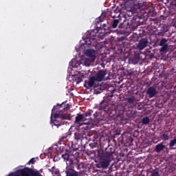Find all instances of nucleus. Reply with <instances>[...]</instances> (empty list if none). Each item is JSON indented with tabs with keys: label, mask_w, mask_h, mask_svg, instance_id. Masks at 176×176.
I'll return each instance as SVG.
<instances>
[{
	"label": "nucleus",
	"mask_w": 176,
	"mask_h": 176,
	"mask_svg": "<svg viewBox=\"0 0 176 176\" xmlns=\"http://www.w3.org/2000/svg\"><path fill=\"white\" fill-rule=\"evenodd\" d=\"M151 176H160L159 172L154 170L153 173H152Z\"/></svg>",
	"instance_id": "nucleus-38"
},
{
	"label": "nucleus",
	"mask_w": 176,
	"mask_h": 176,
	"mask_svg": "<svg viewBox=\"0 0 176 176\" xmlns=\"http://www.w3.org/2000/svg\"><path fill=\"white\" fill-rule=\"evenodd\" d=\"M76 80L77 84L80 83V82L83 81V78H85V76L83 74L80 75V76H76Z\"/></svg>",
	"instance_id": "nucleus-27"
},
{
	"label": "nucleus",
	"mask_w": 176,
	"mask_h": 176,
	"mask_svg": "<svg viewBox=\"0 0 176 176\" xmlns=\"http://www.w3.org/2000/svg\"><path fill=\"white\" fill-rule=\"evenodd\" d=\"M65 155H68V153H65Z\"/></svg>",
	"instance_id": "nucleus-46"
},
{
	"label": "nucleus",
	"mask_w": 176,
	"mask_h": 176,
	"mask_svg": "<svg viewBox=\"0 0 176 176\" xmlns=\"http://www.w3.org/2000/svg\"><path fill=\"white\" fill-rule=\"evenodd\" d=\"M93 116L96 120H100V116H101V113L100 111H96L93 114Z\"/></svg>",
	"instance_id": "nucleus-31"
},
{
	"label": "nucleus",
	"mask_w": 176,
	"mask_h": 176,
	"mask_svg": "<svg viewBox=\"0 0 176 176\" xmlns=\"http://www.w3.org/2000/svg\"><path fill=\"white\" fill-rule=\"evenodd\" d=\"M116 91V90L113 88H111V90H107V97L109 98V99L112 98V97H113V93Z\"/></svg>",
	"instance_id": "nucleus-21"
},
{
	"label": "nucleus",
	"mask_w": 176,
	"mask_h": 176,
	"mask_svg": "<svg viewBox=\"0 0 176 176\" xmlns=\"http://www.w3.org/2000/svg\"><path fill=\"white\" fill-rule=\"evenodd\" d=\"M55 156V158H56V157H58V155H54Z\"/></svg>",
	"instance_id": "nucleus-45"
},
{
	"label": "nucleus",
	"mask_w": 176,
	"mask_h": 176,
	"mask_svg": "<svg viewBox=\"0 0 176 176\" xmlns=\"http://www.w3.org/2000/svg\"><path fill=\"white\" fill-rule=\"evenodd\" d=\"M76 154L79 155V153H76Z\"/></svg>",
	"instance_id": "nucleus-48"
},
{
	"label": "nucleus",
	"mask_w": 176,
	"mask_h": 176,
	"mask_svg": "<svg viewBox=\"0 0 176 176\" xmlns=\"http://www.w3.org/2000/svg\"><path fill=\"white\" fill-rule=\"evenodd\" d=\"M117 157H119V155H117Z\"/></svg>",
	"instance_id": "nucleus-50"
},
{
	"label": "nucleus",
	"mask_w": 176,
	"mask_h": 176,
	"mask_svg": "<svg viewBox=\"0 0 176 176\" xmlns=\"http://www.w3.org/2000/svg\"><path fill=\"white\" fill-rule=\"evenodd\" d=\"M89 146L91 148V149H94V148H96L95 150H91V155H104L105 153H104V151L101 150L100 148L98 149V147H97V145L93 143L89 144Z\"/></svg>",
	"instance_id": "nucleus-8"
},
{
	"label": "nucleus",
	"mask_w": 176,
	"mask_h": 176,
	"mask_svg": "<svg viewBox=\"0 0 176 176\" xmlns=\"http://www.w3.org/2000/svg\"><path fill=\"white\" fill-rule=\"evenodd\" d=\"M54 126H56V127H60V126H61V123L58 122V121L55 120L54 122Z\"/></svg>",
	"instance_id": "nucleus-37"
},
{
	"label": "nucleus",
	"mask_w": 176,
	"mask_h": 176,
	"mask_svg": "<svg viewBox=\"0 0 176 176\" xmlns=\"http://www.w3.org/2000/svg\"><path fill=\"white\" fill-rule=\"evenodd\" d=\"M74 138L77 141H80L81 142H82V141H83V140H85V138H83V134H82L79 132H76L74 133Z\"/></svg>",
	"instance_id": "nucleus-17"
},
{
	"label": "nucleus",
	"mask_w": 176,
	"mask_h": 176,
	"mask_svg": "<svg viewBox=\"0 0 176 176\" xmlns=\"http://www.w3.org/2000/svg\"><path fill=\"white\" fill-rule=\"evenodd\" d=\"M123 41H124V36L118 38V42H123Z\"/></svg>",
	"instance_id": "nucleus-40"
},
{
	"label": "nucleus",
	"mask_w": 176,
	"mask_h": 176,
	"mask_svg": "<svg viewBox=\"0 0 176 176\" xmlns=\"http://www.w3.org/2000/svg\"><path fill=\"white\" fill-rule=\"evenodd\" d=\"M149 45V41L148 40V38H142L139 41V43L137 45V48L139 50H144L145 47H148Z\"/></svg>",
	"instance_id": "nucleus-6"
},
{
	"label": "nucleus",
	"mask_w": 176,
	"mask_h": 176,
	"mask_svg": "<svg viewBox=\"0 0 176 176\" xmlns=\"http://www.w3.org/2000/svg\"><path fill=\"white\" fill-rule=\"evenodd\" d=\"M119 24V19H114L111 23V25L112 28H116L118 27V25Z\"/></svg>",
	"instance_id": "nucleus-28"
},
{
	"label": "nucleus",
	"mask_w": 176,
	"mask_h": 176,
	"mask_svg": "<svg viewBox=\"0 0 176 176\" xmlns=\"http://www.w3.org/2000/svg\"><path fill=\"white\" fill-rule=\"evenodd\" d=\"M95 156H96V155H95ZM97 157H99V158H100V155H97Z\"/></svg>",
	"instance_id": "nucleus-44"
},
{
	"label": "nucleus",
	"mask_w": 176,
	"mask_h": 176,
	"mask_svg": "<svg viewBox=\"0 0 176 176\" xmlns=\"http://www.w3.org/2000/svg\"><path fill=\"white\" fill-rule=\"evenodd\" d=\"M176 144V138H175L173 140H170L169 146L170 148H173Z\"/></svg>",
	"instance_id": "nucleus-34"
},
{
	"label": "nucleus",
	"mask_w": 176,
	"mask_h": 176,
	"mask_svg": "<svg viewBox=\"0 0 176 176\" xmlns=\"http://www.w3.org/2000/svg\"><path fill=\"white\" fill-rule=\"evenodd\" d=\"M161 138L163 140V141H168V140L170 138L168 133H164L161 136Z\"/></svg>",
	"instance_id": "nucleus-32"
},
{
	"label": "nucleus",
	"mask_w": 176,
	"mask_h": 176,
	"mask_svg": "<svg viewBox=\"0 0 176 176\" xmlns=\"http://www.w3.org/2000/svg\"><path fill=\"white\" fill-rule=\"evenodd\" d=\"M142 176H145V175H142Z\"/></svg>",
	"instance_id": "nucleus-52"
},
{
	"label": "nucleus",
	"mask_w": 176,
	"mask_h": 176,
	"mask_svg": "<svg viewBox=\"0 0 176 176\" xmlns=\"http://www.w3.org/2000/svg\"><path fill=\"white\" fill-rule=\"evenodd\" d=\"M68 135H70V134L69 133V134H67V135H66V136H63V137H62V140H65V138H67V137H68Z\"/></svg>",
	"instance_id": "nucleus-42"
},
{
	"label": "nucleus",
	"mask_w": 176,
	"mask_h": 176,
	"mask_svg": "<svg viewBox=\"0 0 176 176\" xmlns=\"http://www.w3.org/2000/svg\"><path fill=\"white\" fill-rule=\"evenodd\" d=\"M69 108H71V105H69V104H65V102L57 104L56 106H54L52 109V115L55 113V119L59 118V119H61V120H71V114L67 113V111H69Z\"/></svg>",
	"instance_id": "nucleus-1"
},
{
	"label": "nucleus",
	"mask_w": 176,
	"mask_h": 176,
	"mask_svg": "<svg viewBox=\"0 0 176 176\" xmlns=\"http://www.w3.org/2000/svg\"><path fill=\"white\" fill-rule=\"evenodd\" d=\"M96 80H97V79H96L95 76L89 78V81L87 82L88 87H93V86H94V83H96Z\"/></svg>",
	"instance_id": "nucleus-18"
},
{
	"label": "nucleus",
	"mask_w": 176,
	"mask_h": 176,
	"mask_svg": "<svg viewBox=\"0 0 176 176\" xmlns=\"http://www.w3.org/2000/svg\"><path fill=\"white\" fill-rule=\"evenodd\" d=\"M104 27H105V24H104Z\"/></svg>",
	"instance_id": "nucleus-51"
},
{
	"label": "nucleus",
	"mask_w": 176,
	"mask_h": 176,
	"mask_svg": "<svg viewBox=\"0 0 176 176\" xmlns=\"http://www.w3.org/2000/svg\"><path fill=\"white\" fill-rule=\"evenodd\" d=\"M13 174H17L19 176H43L41 174L33 171L32 169L29 168H25L21 170H17L16 172L13 173Z\"/></svg>",
	"instance_id": "nucleus-4"
},
{
	"label": "nucleus",
	"mask_w": 176,
	"mask_h": 176,
	"mask_svg": "<svg viewBox=\"0 0 176 176\" xmlns=\"http://www.w3.org/2000/svg\"><path fill=\"white\" fill-rule=\"evenodd\" d=\"M9 176H21V175H19L17 173H11L9 174Z\"/></svg>",
	"instance_id": "nucleus-41"
},
{
	"label": "nucleus",
	"mask_w": 176,
	"mask_h": 176,
	"mask_svg": "<svg viewBox=\"0 0 176 176\" xmlns=\"http://www.w3.org/2000/svg\"><path fill=\"white\" fill-rule=\"evenodd\" d=\"M162 47L160 50V53H167L168 52V45H161Z\"/></svg>",
	"instance_id": "nucleus-22"
},
{
	"label": "nucleus",
	"mask_w": 176,
	"mask_h": 176,
	"mask_svg": "<svg viewBox=\"0 0 176 176\" xmlns=\"http://www.w3.org/2000/svg\"><path fill=\"white\" fill-rule=\"evenodd\" d=\"M106 16L107 15L105 14V12L102 13L101 16H100L99 18H98L99 21L100 23L104 21V19H105Z\"/></svg>",
	"instance_id": "nucleus-33"
},
{
	"label": "nucleus",
	"mask_w": 176,
	"mask_h": 176,
	"mask_svg": "<svg viewBox=\"0 0 176 176\" xmlns=\"http://www.w3.org/2000/svg\"><path fill=\"white\" fill-rule=\"evenodd\" d=\"M167 32V29L166 28L162 27L161 31L157 33L158 36H164L166 33Z\"/></svg>",
	"instance_id": "nucleus-26"
},
{
	"label": "nucleus",
	"mask_w": 176,
	"mask_h": 176,
	"mask_svg": "<svg viewBox=\"0 0 176 176\" xmlns=\"http://www.w3.org/2000/svg\"><path fill=\"white\" fill-rule=\"evenodd\" d=\"M167 42H168V40H167L166 38H162L160 41L159 45L164 46L166 45H168V44H167Z\"/></svg>",
	"instance_id": "nucleus-29"
},
{
	"label": "nucleus",
	"mask_w": 176,
	"mask_h": 176,
	"mask_svg": "<svg viewBox=\"0 0 176 176\" xmlns=\"http://www.w3.org/2000/svg\"><path fill=\"white\" fill-rule=\"evenodd\" d=\"M100 111H103L109 116L116 115V105L113 103L111 104L107 101L102 100L99 104Z\"/></svg>",
	"instance_id": "nucleus-2"
},
{
	"label": "nucleus",
	"mask_w": 176,
	"mask_h": 176,
	"mask_svg": "<svg viewBox=\"0 0 176 176\" xmlns=\"http://www.w3.org/2000/svg\"><path fill=\"white\" fill-rule=\"evenodd\" d=\"M151 122V120L148 117H144L142 120V124H149V122Z\"/></svg>",
	"instance_id": "nucleus-30"
},
{
	"label": "nucleus",
	"mask_w": 176,
	"mask_h": 176,
	"mask_svg": "<svg viewBox=\"0 0 176 176\" xmlns=\"http://www.w3.org/2000/svg\"><path fill=\"white\" fill-rule=\"evenodd\" d=\"M123 113H124V111L123 110H120V113L117 115V118L120 119V123H122V124H126L127 119L124 118Z\"/></svg>",
	"instance_id": "nucleus-13"
},
{
	"label": "nucleus",
	"mask_w": 176,
	"mask_h": 176,
	"mask_svg": "<svg viewBox=\"0 0 176 176\" xmlns=\"http://www.w3.org/2000/svg\"><path fill=\"white\" fill-rule=\"evenodd\" d=\"M120 156L124 157V156H125V155H120Z\"/></svg>",
	"instance_id": "nucleus-49"
},
{
	"label": "nucleus",
	"mask_w": 176,
	"mask_h": 176,
	"mask_svg": "<svg viewBox=\"0 0 176 176\" xmlns=\"http://www.w3.org/2000/svg\"><path fill=\"white\" fill-rule=\"evenodd\" d=\"M105 152L106 155H113V153H115V148L111 146H108V148L105 149Z\"/></svg>",
	"instance_id": "nucleus-19"
},
{
	"label": "nucleus",
	"mask_w": 176,
	"mask_h": 176,
	"mask_svg": "<svg viewBox=\"0 0 176 176\" xmlns=\"http://www.w3.org/2000/svg\"><path fill=\"white\" fill-rule=\"evenodd\" d=\"M66 176H78L77 173L74 172L72 170H67L65 171Z\"/></svg>",
	"instance_id": "nucleus-25"
},
{
	"label": "nucleus",
	"mask_w": 176,
	"mask_h": 176,
	"mask_svg": "<svg viewBox=\"0 0 176 176\" xmlns=\"http://www.w3.org/2000/svg\"><path fill=\"white\" fill-rule=\"evenodd\" d=\"M66 152H68V153H73V152H75L76 151H78V148H74V147L72 148H69V149H66L65 150Z\"/></svg>",
	"instance_id": "nucleus-35"
},
{
	"label": "nucleus",
	"mask_w": 176,
	"mask_h": 176,
	"mask_svg": "<svg viewBox=\"0 0 176 176\" xmlns=\"http://www.w3.org/2000/svg\"><path fill=\"white\" fill-rule=\"evenodd\" d=\"M146 94L149 96L150 98H152L157 94V91H156V88L153 87H150L148 88L146 91Z\"/></svg>",
	"instance_id": "nucleus-12"
},
{
	"label": "nucleus",
	"mask_w": 176,
	"mask_h": 176,
	"mask_svg": "<svg viewBox=\"0 0 176 176\" xmlns=\"http://www.w3.org/2000/svg\"><path fill=\"white\" fill-rule=\"evenodd\" d=\"M85 122L86 120L85 119V117H83V114L78 113L77 114L75 120L76 124H80V122Z\"/></svg>",
	"instance_id": "nucleus-15"
},
{
	"label": "nucleus",
	"mask_w": 176,
	"mask_h": 176,
	"mask_svg": "<svg viewBox=\"0 0 176 176\" xmlns=\"http://www.w3.org/2000/svg\"><path fill=\"white\" fill-rule=\"evenodd\" d=\"M54 153L55 155L57 153V144H54L48 149L45 150L43 155H53Z\"/></svg>",
	"instance_id": "nucleus-10"
},
{
	"label": "nucleus",
	"mask_w": 176,
	"mask_h": 176,
	"mask_svg": "<svg viewBox=\"0 0 176 176\" xmlns=\"http://www.w3.org/2000/svg\"><path fill=\"white\" fill-rule=\"evenodd\" d=\"M135 98H127V101L129 104H133L134 101H135Z\"/></svg>",
	"instance_id": "nucleus-36"
},
{
	"label": "nucleus",
	"mask_w": 176,
	"mask_h": 176,
	"mask_svg": "<svg viewBox=\"0 0 176 176\" xmlns=\"http://www.w3.org/2000/svg\"><path fill=\"white\" fill-rule=\"evenodd\" d=\"M34 163H35V160H34V158H32V159L30 160L29 164H34Z\"/></svg>",
	"instance_id": "nucleus-39"
},
{
	"label": "nucleus",
	"mask_w": 176,
	"mask_h": 176,
	"mask_svg": "<svg viewBox=\"0 0 176 176\" xmlns=\"http://www.w3.org/2000/svg\"><path fill=\"white\" fill-rule=\"evenodd\" d=\"M168 162L176 164V155H168Z\"/></svg>",
	"instance_id": "nucleus-24"
},
{
	"label": "nucleus",
	"mask_w": 176,
	"mask_h": 176,
	"mask_svg": "<svg viewBox=\"0 0 176 176\" xmlns=\"http://www.w3.org/2000/svg\"><path fill=\"white\" fill-rule=\"evenodd\" d=\"M62 159L65 162H69V166H73V168L76 170H80V165L78 164L77 158H75L74 155H61Z\"/></svg>",
	"instance_id": "nucleus-3"
},
{
	"label": "nucleus",
	"mask_w": 176,
	"mask_h": 176,
	"mask_svg": "<svg viewBox=\"0 0 176 176\" xmlns=\"http://www.w3.org/2000/svg\"><path fill=\"white\" fill-rule=\"evenodd\" d=\"M98 156H100V163L101 164V167L103 168H107L113 160V155H101Z\"/></svg>",
	"instance_id": "nucleus-5"
},
{
	"label": "nucleus",
	"mask_w": 176,
	"mask_h": 176,
	"mask_svg": "<svg viewBox=\"0 0 176 176\" xmlns=\"http://www.w3.org/2000/svg\"><path fill=\"white\" fill-rule=\"evenodd\" d=\"M94 53H96L94 50H87L85 51V54L87 57H94Z\"/></svg>",
	"instance_id": "nucleus-20"
},
{
	"label": "nucleus",
	"mask_w": 176,
	"mask_h": 176,
	"mask_svg": "<svg viewBox=\"0 0 176 176\" xmlns=\"http://www.w3.org/2000/svg\"><path fill=\"white\" fill-rule=\"evenodd\" d=\"M107 74L108 71L100 69L98 72L94 77L96 79V82H102V80H104V78H105Z\"/></svg>",
	"instance_id": "nucleus-7"
},
{
	"label": "nucleus",
	"mask_w": 176,
	"mask_h": 176,
	"mask_svg": "<svg viewBox=\"0 0 176 176\" xmlns=\"http://www.w3.org/2000/svg\"><path fill=\"white\" fill-rule=\"evenodd\" d=\"M93 112V110H89L88 111L82 114L84 119L85 120H88L87 122H85V124H90V123H91V118L90 117L91 116Z\"/></svg>",
	"instance_id": "nucleus-11"
},
{
	"label": "nucleus",
	"mask_w": 176,
	"mask_h": 176,
	"mask_svg": "<svg viewBox=\"0 0 176 176\" xmlns=\"http://www.w3.org/2000/svg\"><path fill=\"white\" fill-rule=\"evenodd\" d=\"M108 176H113V175H108Z\"/></svg>",
	"instance_id": "nucleus-47"
},
{
	"label": "nucleus",
	"mask_w": 176,
	"mask_h": 176,
	"mask_svg": "<svg viewBox=\"0 0 176 176\" xmlns=\"http://www.w3.org/2000/svg\"><path fill=\"white\" fill-rule=\"evenodd\" d=\"M129 76H131V75H133V72H129Z\"/></svg>",
	"instance_id": "nucleus-43"
},
{
	"label": "nucleus",
	"mask_w": 176,
	"mask_h": 176,
	"mask_svg": "<svg viewBox=\"0 0 176 176\" xmlns=\"http://www.w3.org/2000/svg\"><path fill=\"white\" fill-rule=\"evenodd\" d=\"M63 152H64V147H63V146H61V144L57 145L56 155H58L60 153H63Z\"/></svg>",
	"instance_id": "nucleus-23"
},
{
	"label": "nucleus",
	"mask_w": 176,
	"mask_h": 176,
	"mask_svg": "<svg viewBox=\"0 0 176 176\" xmlns=\"http://www.w3.org/2000/svg\"><path fill=\"white\" fill-rule=\"evenodd\" d=\"M96 39V35L94 34V32L88 33L87 34L86 38H85V43L84 45H86L87 46H90L91 45L92 41H94Z\"/></svg>",
	"instance_id": "nucleus-9"
},
{
	"label": "nucleus",
	"mask_w": 176,
	"mask_h": 176,
	"mask_svg": "<svg viewBox=\"0 0 176 176\" xmlns=\"http://www.w3.org/2000/svg\"><path fill=\"white\" fill-rule=\"evenodd\" d=\"M165 148L166 146L163 144V142L160 143L155 146V151L159 153L162 152V151H164Z\"/></svg>",
	"instance_id": "nucleus-16"
},
{
	"label": "nucleus",
	"mask_w": 176,
	"mask_h": 176,
	"mask_svg": "<svg viewBox=\"0 0 176 176\" xmlns=\"http://www.w3.org/2000/svg\"><path fill=\"white\" fill-rule=\"evenodd\" d=\"M122 141H124V144H126L127 146H130V145H133V141H134V139H133L131 136H129L126 138H122Z\"/></svg>",
	"instance_id": "nucleus-14"
}]
</instances>
